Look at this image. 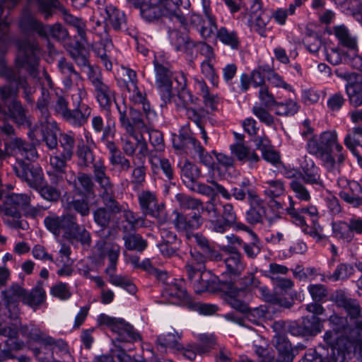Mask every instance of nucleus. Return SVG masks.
<instances>
[{
    "mask_svg": "<svg viewBox=\"0 0 362 362\" xmlns=\"http://www.w3.org/2000/svg\"><path fill=\"white\" fill-rule=\"evenodd\" d=\"M18 52L16 59V66L18 73L11 69H6L4 59H0V72H5V75L11 83L0 88V96L4 106L9 104L11 100L16 98L18 93V86L23 89L24 98L28 103L33 104L34 100L32 95L35 88L28 84L25 78L20 76V73L25 70L30 75L37 76L39 52L37 44L35 41L23 40L18 42Z\"/></svg>",
    "mask_w": 362,
    "mask_h": 362,
    "instance_id": "1",
    "label": "nucleus"
},
{
    "mask_svg": "<svg viewBox=\"0 0 362 362\" xmlns=\"http://www.w3.org/2000/svg\"><path fill=\"white\" fill-rule=\"evenodd\" d=\"M101 16L103 23L97 21L93 28L95 33L100 37V41L94 44L93 49L106 70L110 71L112 69L110 58L114 45L107 27L110 26L115 30H121L126 23V18L123 12L112 5L107 6Z\"/></svg>",
    "mask_w": 362,
    "mask_h": 362,
    "instance_id": "2",
    "label": "nucleus"
},
{
    "mask_svg": "<svg viewBox=\"0 0 362 362\" xmlns=\"http://www.w3.org/2000/svg\"><path fill=\"white\" fill-rule=\"evenodd\" d=\"M334 148L337 152L342 151V146L337 142V134L334 131H326L318 136H315L307 144L308 151L320 158L323 166L328 171L337 170L335 159L332 156L331 151Z\"/></svg>",
    "mask_w": 362,
    "mask_h": 362,
    "instance_id": "3",
    "label": "nucleus"
},
{
    "mask_svg": "<svg viewBox=\"0 0 362 362\" xmlns=\"http://www.w3.org/2000/svg\"><path fill=\"white\" fill-rule=\"evenodd\" d=\"M156 85L165 104L170 103L173 98L172 72L170 64L161 55H156L153 60Z\"/></svg>",
    "mask_w": 362,
    "mask_h": 362,
    "instance_id": "4",
    "label": "nucleus"
},
{
    "mask_svg": "<svg viewBox=\"0 0 362 362\" xmlns=\"http://www.w3.org/2000/svg\"><path fill=\"white\" fill-rule=\"evenodd\" d=\"M20 26L25 31L37 33L45 38H54L58 40L67 37V32L61 24L45 25L30 14L23 15L20 20Z\"/></svg>",
    "mask_w": 362,
    "mask_h": 362,
    "instance_id": "5",
    "label": "nucleus"
},
{
    "mask_svg": "<svg viewBox=\"0 0 362 362\" xmlns=\"http://www.w3.org/2000/svg\"><path fill=\"white\" fill-rule=\"evenodd\" d=\"M93 175L95 182L100 186L101 196L106 207L110 208L113 212H119L120 206L113 199V185L106 174V167L103 160H98L93 164Z\"/></svg>",
    "mask_w": 362,
    "mask_h": 362,
    "instance_id": "6",
    "label": "nucleus"
},
{
    "mask_svg": "<svg viewBox=\"0 0 362 362\" xmlns=\"http://www.w3.org/2000/svg\"><path fill=\"white\" fill-rule=\"evenodd\" d=\"M88 79L93 87L95 98L101 108L107 110L115 101V91L102 78L98 67L88 68Z\"/></svg>",
    "mask_w": 362,
    "mask_h": 362,
    "instance_id": "7",
    "label": "nucleus"
},
{
    "mask_svg": "<svg viewBox=\"0 0 362 362\" xmlns=\"http://www.w3.org/2000/svg\"><path fill=\"white\" fill-rule=\"evenodd\" d=\"M173 146L177 149L185 148L194 151L205 165L209 166L213 163L211 156L205 151L201 144L187 130L180 131L177 136L174 138Z\"/></svg>",
    "mask_w": 362,
    "mask_h": 362,
    "instance_id": "8",
    "label": "nucleus"
},
{
    "mask_svg": "<svg viewBox=\"0 0 362 362\" xmlns=\"http://www.w3.org/2000/svg\"><path fill=\"white\" fill-rule=\"evenodd\" d=\"M30 198L25 194H11L4 201L6 214L17 217L21 211L35 217L39 213V209L30 206Z\"/></svg>",
    "mask_w": 362,
    "mask_h": 362,
    "instance_id": "9",
    "label": "nucleus"
},
{
    "mask_svg": "<svg viewBox=\"0 0 362 362\" xmlns=\"http://www.w3.org/2000/svg\"><path fill=\"white\" fill-rule=\"evenodd\" d=\"M337 185L341 199L354 207L362 205V187L358 182L341 177L337 179Z\"/></svg>",
    "mask_w": 362,
    "mask_h": 362,
    "instance_id": "10",
    "label": "nucleus"
},
{
    "mask_svg": "<svg viewBox=\"0 0 362 362\" xmlns=\"http://www.w3.org/2000/svg\"><path fill=\"white\" fill-rule=\"evenodd\" d=\"M25 290L18 284H12L1 291V298L8 310V317L17 320L19 316L18 304L24 302Z\"/></svg>",
    "mask_w": 362,
    "mask_h": 362,
    "instance_id": "11",
    "label": "nucleus"
},
{
    "mask_svg": "<svg viewBox=\"0 0 362 362\" xmlns=\"http://www.w3.org/2000/svg\"><path fill=\"white\" fill-rule=\"evenodd\" d=\"M337 76L346 81L345 90L350 104L354 107L362 105V74L344 72Z\"/></svg>",
    "mask_w": 362,
    "mask_h": 362,
    "instance_id": "12",
    "label": "nucleus"
},
{
    "mask_svg": "<svg viewBox=\"0 0 362 362\" xmlns=\"http://www.w3.org/2000/svg\"><path fill=\"white\" fill-rule=\"evenodd\" d=\"M163 296L169 303L191 307L192 303L190 296L184 287L182 280L173 279L167 283L163 291Z\"/></svg>",
    "mask_w": 362,
    "mask_h": 362,
    "instance_id": "13",
    "label": "nucleus"
},
{
    "mask_svg": "<svg viewBox=\"0 0 362 362\" xmlns=\"http://www.w3.org/2000/svg\"><path fill=\"white\" fill-rule=\"evenodd\" d=\"M324 339L330 346L328 357L331 361L328 362H346L347 355L351 352H348L346 347L349 346L350 339L346 337L337 338L336 342L333 344L335 337L331 331L325 332Z\"/></svg>",
    "mask_w": 362,
    "mask_h": 362,
    "instance_id": "14",
    "label": "nucleus"
},
{
    "mask_svg": "<svg viewBox=\"0 0 362 362\" xmlns=\"http://www.w3.org/2000/svg\"><path fill=\"white\" fill-rule=\"evenodd\" d=\"M221 249L228 254L223 259L226 271L223 275H228L230 279L238 277L245 268L242 255L238 251H235L234 247H221Z\"/></svg>",
    "mask_w": 362,
    "mask_h": 362,
    "instance_id": "15",
    "label": "nucleus"
},
{
    "mask_svg": "<svg viewBox=\"0 0 362 362\" xmlns=\"http://www.w3.org/2000/svg\"><path fill=\"white\" fill-rule=\"evenodd\" d=\"M129 100L134 105H141L145 118L149 124H153L157 120V114L151 107L146 94L141 91L137 85L128 86Z\"/></svg>",
    "mask_w": 362,
    "mask_h": 362,
    "instance_id": "16",
    "label": "nucleus"
},
{
    "mask_svg": "<svg viewBox=\"0 0 362 362\" xmlns=\"http://www.w3.org/2000/svg\"><path fill=\"white\" fill-rule=\"evenodd\" d=\"M204 16V18L199 14H192L190 17L191 24L194 26L203 39L207 40L216 37V33L218 30L216 16L209 14Z\"/></svg>",
    "mask_w": 362,
    "mask_h": 362,
    "instance_id": "17",
    "label": "nucleus"
},
{
    "mask_svg": "<svg viewBox=\"0 0 362 362\" xmlns=\"http://www.w3.org/2000/svg\"><path fill=\"white\" fill-rule=\"evenodd\" d=\"M165 0H143L140 6L141 17L146 21L158 20L163 16L168 18Z\"/></svg>",
    "mask_w": 362,
    "mask_h": 362,
    "instance_id": "18",
    "label": "nucleus"
},
{
    "mask_svg": "<svg viewBox=\"0 0 362 362\" xmlns=\"http://www.w3.org/2000/svg\"><path fill=\"white\" fill-rule=\"evenodd\" d=\"M247 195L250 207L245 214L247 221L250 224L263 223L266 208L262 199L252 190H247Z\"/></svg>",
    "mask_w": 362,
    "mask_h": 362,
    "instance_id": "19",
    "label": "nucleus"
},
{
    "mask_svg": "<svg viewBox=\"0 0 362 362\" xmlns=\"http://www.w3.org/2000/svg\"><path fill=\"white\" fill-rule=\"evenodd\" d=\"M203 223V218L196 213L187 215L175 213V218L173 219V224L177 230L180 233H185L186 238L190 231L198 229Z\"/></svg>",
    "mask_w": 362,
    "mask_h": 362,
    "instance_id": "20",
    "label": "nucleus"
},
{
    "mask_svg": "<svg viewBox=\"0 0 362 362\" xmlns=\"http://www.w3.org/2000/svg\"><path fill=\"white\" fill-rule=\"evenodd\" d=\"M140 209L144 216L158 217L163 211V205L159 204L155 193L146 190L138 196Z\"/></svg>",
    "mask_w": 362,
    "mask_h": 362,
    "instance_id": "21",
    "label": "nucleus"
},
{
    "mask_svg": "<svg viewBox=\"0 0 362 362\" xmlns=\"http://www.w3.org/2000/svg\"><path fill=\"white\" fill-rule=\"evenodd\" d=\"M4 107L6 108L7 110H5L0 105V119H12L18 125H24L28 123L26 111L21 103L16 98L11 100L9 104H6Z\"/></svg>",
    "mask_w": 362,
    "mask_h": 362,
    "instance_id": "22",
    "label": "nucleus"
},
{
    "mask_svg": "<svg viewBox=\"0 0 362 362\" xmlns=\"http://www.w3.org/2000/svg\"><path fill=\"white\" fill-rule=\"evenodd\" d=\"M6 146L8 151L17 156L18 160L25 158L28 160H34L37 157L35 148L20 138L12 139L6 144Z\"/></svg>",
    "mask_w": 362,
    "mask_h": 362,
    "instance_id": "23",
    "label": "nucleus"
},
{
    "mask_svg": "<svg viewBox=\"0 0 362 362\" xmlns=\"http://www.w3.org/2000/svg\"><path fill=\"white\" fill-rule=\"evenodd\" d=\"M202 213L206 216V227L212 232L222 233L221 213L214 198L202 204Z\"/></svg>",
    "mask_w": 362,
    "mask_h": 362,
    "instance_id": "24",
    "label": "nucleus"
},
{
    "mask_svg": "<svg viewBox=\"0 0 362 362\" xmlns=\"http://www.w3.org/2000/svg\"><path fill=\"white\" fill-rule=\"evenodd\" d=\"M18 325L19 322L18 320H15V322L11 324V326H5L0 322V335L8 338V339L5 341L6 346L8 349V351L5 352L6 356L8 358H12V355L9 353V351H18L22 349L24 346V343L22 341L16 339L18 333Z\"/></svg>",
    "mask_w": 362,
    "mask_h": 362,
    "instance_id": "25",
    "label": "nucleus"
},
{
    "mask_svg": "<svg viewBox=\"0 0 362 362\" xmlns=\"http://www.w3.org/2000/svg\"><path fill=\"white\" fill-rule=\"evenodd\" d=\"M332 299L337 306L343 308L351 318H362V309L357 300L348 298L343 291H337Z\"/></svg>",
    "mask_w": 362,
    "mask_h": 362,
    "instance_id": "26",
    "label": "nucleus"
},
{
    "mask_svg": "<svg viewBox=\"0 0 362 362\" xmlns=\"http://www.w3.org/2000/svg\"><path fill=\"white\" fill-rule=\"evenodd\" d=\"M247 291L238 286L231 285L226 292V302L235 310L245 313L248 310V305L245 300Z\"/></svg>",
    "mask_w": 362,
    "mask_h": 362,
    "instance_id": "27",
    "label": "nucleus"
},
{
    "mask_svg": "<svg viewBox=\"0 0 362 362\" xmlns=\"http://www.w3.org/2000/svg\"><path fill=\"white\" fill-rule=\"evenodd\" d=\"M58 68L62 75V81L66 89L71 90L81 83V76L75 71L71 63L67 62L64 59H61L58 62Z\"/></svg>",
    "mask_w": 362,
    "mask_h": 362,
    "instance_id": "28",
    "label": "nucleus"
},
{
    "mask_svg": "<svg viewBox=\"0 0 362 362\" xmlns=\"http://www.w3.org/2000/svg\"><path fill=\"white\" fill-rule=\"evenodd\" d=\"M166 9L168 13V18L173 21L179 23L181 25H185L186 18L182 9L188 10L190 7L189 0H165Z\"/></svg>",
    "mask_w": 362,
    "mask_h": 362,
    "instance_id": "29",
    "label": "nucleus"
},
{
    "mask_svg": "<svg viewBox=\"0 0 362 362\" xmlns=\"http://www.w3.org/2000/svg\"><path fill=\"white\" fill-rule=\"evenodd\" d=\"M302 170L303 180L308 184L323 186V182L319 173V168L315 165L314 161L305 156L300 164Z\"/></svg>",
    "mask_w": 362,
    "mask_h": 362,
    "instance_id": "30",
    "label": "nucleus"
},
{
    "mask_svg": "<svg viewBox=\"0 0 362 362\" xmlns=\"http://www.w3.org/2000/svg\"><path fill=\"white\" fill-rule=\"evenodd\" d=\"M74 108L70 110L66 120L74 127H81L87 123L91 115L92 109L86 103L74 104Z\"/></svg>",
    "mask_w": 362,
    "mask_h": 362,
    "instance_id": "31",
    "label": "nucleus"
},
{
    "mask_svg": "<svg viewBox=\"0 0 362 362\" xmlns=\"http://www.w3.org/2000/svg\"><path fill=\"white\" fill-rule=\"evenodd\" d=\"M196 293H202L213 288L216 276L206 269L195 272L192 277L187 276Z\"/></svg>",
    "mask_w": 362,
    "mask_h": 362,
    "instance_id": "32",
    "label": "nucleus"
},
{
    "mask_svg": "<svg viewBox=\"0 0 362 362\" xmlns=\"http://www.w3.org/2000/svg\"><path fill=\"white\" fill-rule=\"evenodd\" d=\"M306 310L311 313H313L310 319L303 320V325L307 332L311 334H315L321 331L320 320L317 315L323 314L324 308L317 303H312L306 305Z\"/></svg>",
    "mask_w": 362,
    "mask_h": 362,
    "instance_id": "33",
    "label": "nucleus"
},
{
    "mask_svg": "<svg viewBox=\"0 0 362 362\" xmlns=\"http://www.w3.org/2000/svg\"><path fill=\"white\" fill-rule=\"evenodd\" d=\"M46 145L49 149H54L58 143L57 132L59 131L57 123L52 119L41 121L38 127Z\"/></svg>",
    "mask_w": 362,
    "mask_h": 362,
    "instance_id": "34",
    "label": "nucleus"
},
{
    "mask_svg": "<svg viewBox=\"0 0 362 362\" xmlns=\"http://www.w3.org/2000/svg\"><path fill=\"white\" fill-rule=\"evenodd\" d=\"M216 39L223 45L233 50L238 49L240 46V38L237 30L221 26L216 33Z\"/></svg>",
    "mask_w": 362,
    "mask_h": 362,
    "instance_id": "35",
    "label": "nucleus"
},
{
    "mask_svg": "<svg viewBox=\"0 0 362 362\" xmlns=\"http://www.w3.org/2000/svg\"><path fill=\"white\" fill-rule=\"evenodd\" d=\"M43 346L49 352L48 357H42L41 351L40 349H36L34 350V353L36 357L40 361L42 362H50V360L52 358L53 352L66 351L67 349V344L62 339L56 340L49 336L43 339Z\"/></svg>",
    "mask_w": 362,
    "mask_h": 362,
    "instance_id": "36",
    "label": "nucleus"
},
{
    "mask_svg": "<svg viewBox=\"0 0 362 362\" xmlns=\"http://www.w3.org/2000/svg\"><path fill=\"white\" fill-rule=\"evenodd\" d=\"M194 87L203 98L205 105L211 110H217L219 98L217 94L209 90L206 82L202 78H194Z\"/></svg>",
    "mask_w": 362,
    "mask_h": 362,
    "instance_id": "37",
    "label": "nucleus"
},
{
    "mask_svg": "<svg viewBox=\"0 0 362 362\" xmlns=\"http://www.w3.org/2000/svg\"><path fill=\"white\" fill-rule=\"evenodd\" d=\"M270 19V16L261 12L257 16H252L249 18L247 25L251 30L258 33L262 37H266L267 32L270 30L269 27Z\"/></svg>",
    "mask_w": 362,
    "mask_h": 362,
    "instance_id": "38",
    "label": "nucleus"
},
{
    "mask_svg": "<svg viewBox=\"0 0 362 362\" xmlns=\"http://www.w3.org/2000/svg\"><path fill=\"white\" fill-rule=\"evenodd\" d=\"M231 153L237 158L239 161H247L250 165L259 160V157L249 147L243 143L237 142L230 146Z\"/></svg>",
    "mask_w": 362,
    "mask_h": 362,
    "instance_id": "39",
    "label": "nucleus"
},
{
    "mask_svg": "<svg viewBox=\"0 0 362 362\" xmlns=\"http://www.w3.org/2000/svg\"><path fill=\"white\" fill-rule=\"evenodd\" d=\"M190 258L187 260L185 269L187 276L192 277L195 272H202L205 268L206 257L204 254L196 250L189 252Z\"/></svg>",
    "mask_w": 362,
    "mask_h": 362,
    "instance_id": "40",
    "label": "nucleus"
},
{
    "mask_svg": "<svg viewBox=\"0 0 362 362\" xmlns=\"http://www.w3.org/2000/svg\"><path fill=\"white\" fill-rule=\"evenodd\" d=\"M115 333L117 334L115 340L118 342L133 343L141 339L140 334L124 320L122 321Z\"/></svg>",
    "mask_w": 362,
    "mask_h": 362,
    "instance_id": "41",
    "label": "nucleus"
},
{
    "mask_svg": "<svg viewBox=\"0 0 362 362\" xmlns=\"http://www.w3.org/2000/svg\"><path fill=\"white\" fill-rule=\"evenodd\" d=\"M149 162L153 170L160 168L169 180L173 178V170L168 159L162 157L157 153H154V151H151L149 153Z\"/></svg>",
    "mask_w": 362,
    "mask_h": 362,
    "instance_id": "42",
    "label": "nucleus"
},
{
    "mask_svg": "<svg viewBox=\"0 0 362 362\" xmlns=\"http://www.w3.org/2000/svg\"><path fill=\"white\" fill-rule=\"evenodd\" d=\"M332 236L339 241L349 243L354 239L348 222L338 221L332 223Z\"/></svg>",
    "mask_w": 362,
    "mask_h": 362,
    "instance_id": "43",
    "label": "nucleus"
},
{
    "mask_svg": "<svg viewBox=\"0 0 362 362\" xmlns=\"http://www.w3.org/2000/svg\"><path fill=\"white\" fill-rule=\"evenodd\" d=\"M180 168L181 176L185 182L194 183L201 175L200 170L187 159L180 160L178 163Z\"/></svg>",
    "mask_w": 362,
    "mask_h": 362,
    "instance_id": "44",
    "label": "nucleus"
},
{
    "mask_svg": "<svg viewBox=\"0 0 362 362\" xmlns=\"http://www.w3.org/2000/svg\"><path fill=\"white\" fill-rule=\"evenodd\" d=\"M262 187L264 195L272 199L283 195L285 192V186L281 180H266L262 182Z\"/></svg>",
    "mask_w": 362,
    "mask_h": 362,
    "instance_id": "45",
    "label": "nucleus"
},
{
    "mask_svg": "<svg viewBox=\"0 0 362 362\" xmlns=\"http://www.w3.org/2000/svg\"><path fill=\"white\" fill-rule=\"evenodd\" d=\"M59 153L63 154L65 158H71L75 148V136L72 132L61 134L59 139Z\"/></svg>",
    "mask_w": 362,
    "mask_h": 362,
    "instance_id": "46",
    "label": "nucleus"
},
{
    "mask_svg": "<svg viewBox=\"0 0 362 362\" xmlns=\"http://www.w3.org/2000/svg\"><path fill=\"white\" fill-rule=\"evenodd\" d=\"M72 244L80 243L84 248H88L91 244V238L89 232L83 226L78 225L66 237Z\"/></svg>",
    "mask_w": 362,
    "mask_h": 362,
    "instance_id": "47",
    "label": "nucleus"
},
{
    "mask_svg": "<svg viewBox=\"0 0 362 362\" xmlns=\"http://www.w3.org/2000/svg\"><path fill=\"white\" fill-rule=\"evenodd\" d=\"M222 215H221L222 233H225L228 228L235 226L237 222V215L233 206L230 203H226L222 206Z\"/></svg>",
    "mask_w": 362,
    "mask_h": 362,
    "instance_id": "48",
    "label": "nucleus"
},
{
    "mask_svg": "<svg viewBox=\"0 0 362 362\" xmlns=\"http://www.w3.org/2000/svg\"><path fill=\"white\" fill-rule=\"evenodd\" d=\"M298 110L299 105L292 99L286 100L285 102H276L274 107L275 114L284 117L293 116Z\"/></svg>",
    "mask_w": 362,
    "mask_h": 362,
    "instance_id": "49",
    "label": "nucleus"
},
{
    "mask_svg": "<svg viewBox=\"0 0 362 362\" xmlns=\"http://www.w3.org/2000/svg\"><path fill=\"white\" fill-rule=\"evenodd\" d=\"M334 33L342 45L351 49H354L356 47V39L350 35L348 28L345 25L335 26L334 28Z\"/></svg>",
    "mask_w": 362,
    "mask_h": 362,
    "instance_id": "50",
    "label": "nucleus"
},
{
    "mask_svg": "<svg viewBox=\"0 0 362 362\" xmlns=\"http://www.w3.org/2000/svg\"><path fill=\"white\" fill-rule=\"evenodd\" d=\"M29 4L37 3L38 11L45 20L52 17L54 11L59 7L58 0H27Z\"/></svg>",
    "mask_w": 362,
    "mask_h": 362,
    "instance_id": "51",
    "label": "nucleus"
},
{
    "mask_svg": "<svg viewBox=\"0 0 362 362\" xmlns=\"http://www.w3.org/2000/svg\"><path fill=\"white\" fill-rule=\"evenodd\" d=\"M64 20L66 23L76 29L81 40L86 42V26L85 22L81 18L64 11Z\"/></svg>",
    "mask_w": 362,
    "mask_h": 362,
    "instance_id": "52",
    "label": "nucleus"
},
{
    "mask_svg": "<svg viewBox=\"0 0 362 362\" xmlns=\"http://www.w3.org/2000/svg\"><path fill=\"white\" fill-rule=\"evenodd\" d=\"M257 288L259 290L261 298H262L266 302H269L274 305H278L281 307L286 308L291 307L292 303L290 301L286 298L274 296L270 293L269 289L267 286H260L259 284L258 287Z\"/></svg>",
    "mask_w": 362,
    "mask_h": 362,
    "instance_id": "53",
    "label": "nucleus"
},
{
    "mask_svg": "<svg viewBox=\"0 0 362 362\" xmlns=\"http://www.w3.org/2000/svg\"><path fill=\"white\" fill-rule=\"evenodd\" d=\"M174 100L175 105L179 110H185V108L194 104L197 100V98H194L192 93L187 89L180 90L177 96L173 98L172 100Z\"/></svg>",
    "mask_w": 362,
    "mask_h": 362,
    "instance_id": "54",
    "label": "nucleus"
},
{
    "mask_svg": "<svg viewBox=\"0 0 362 362\" xmlns=\"http://www.w3.org/2000/svg\"><path fill=\"white\" fill-rule=\"evenodd\" d=\"M351 337L353 339H350L349 346L346 347L347 351L351 352L354 350V352L358 351L362 354V320L356 322V330L352 331Z\"/></svg>",
    "mask_w": 362,
    "mask_h": 362,
    "instance_id": "55",
    "label": "nucleus"
},
{
    "mask_svg": "<svg viewBox=\"0 0 362 362\" xmlns=\"http://www.w3.org/2000/svg\"><path fill=\"white\" fill-rule=\"evenodd\" d=\"M354 273V267L348 263H341L337 265L333 274L327 276L329 281H337L349 278Z\"/></svg>",
    "mask_w": 362,
    "mask_h": 362,
    "instance_id": "56",
    "label": "nucleus"
},
{
    "mask_svg": "<svg viewBox=\"0 0 362 362\" xmlns=\"http://www.w3.org/2000/svg\"><path fill=\"white\" fill-rule=\"evenodd\" d=\"M45 299V291L41 286H36L29 293L24 296V303L31 307L37 306L42 303Z\"/></svg>",
    "mask_w": 362,
    "mask_h": 362,
    "instance_id": "57",
    "label": "nucleus"
},
{
    "mask_svg": "<svg viewBox=\"0 0 362 362\" xmlns=\"http://www.w3.org/2000/svg\"><path fill=\"white\" fill-rule=\"evenodd\" d=\"M109 282L113 286L125 289L131 294H134L136 292V286L127 276L111 274Z\"/></svg>",
    "mask_w": 362,
    "mask_h": 362,
    "instance_id": "58",
    "label": "nucleus"
},
{
    "mask_svg": "<svg viewBox=\"0 0 362 362\" xmlns=\"http://www.w3.org/2000/svg\"><path fill=\"white\" fill-rule=\"evenodd\" d=\"M362 140V126L354 127L347 134L344 139V144L347 148L354 151L356 146L361 145Z\"/></svg>",
    "mask_w": 362,
    "mask_h": 362,
    "instance_id": "59",
    "label": "nucleus"
},
{
    "mask_svg": "<svg viewBox=\"0 0 362 362\" xmlns=\"http://www.w3.org/2000/svg\"><path fill=\"white\" fill-rule=\"evenodd\" d=\"M289 186L298 199L303 202L310 201V192L301 181L294 179L291 180Z\"/></svg>",
    "mask_w": 362,
    "mask_h": 362,
    "instance_id": "60",
    "label": "nucleus"
},
{
    "mask_svg": "<svg viewBox=\"0 0 362 362\" xmlns=\"http://www.w3.org/2000/svg\"><path fill=\"white\" fill-rule=\"evenodd\" d=\"M214 61H203L201 63V72L206 78L209 80L214 87L218 86V76L213 64Z\"/></svg>",
    "mask_w": 362,
    "mask_h": 362,
    "instance_id": "61",
    "label": "nucleus"
},
{
    "mask_svg": "<svg viewBox=\"0 0 362 362\" xmlns=\"http://www.w3.org/2000/svg\"><path fill=\"white\" fill-rule=\"evenodd\" d=\"M124 239L128 250L141 252L147 246L146 241L138 234L125 236Z\"/></svg>",
    "mask_w": 362,
    "mask_h": 362,
    "instance_id": "62",
    "label": "nucleus"
},
{
    "mask_svg": "<svg viewBox=\"0 0 362 362\" xmlns=\"http://www.w3.org/2000/svg\"><path fill=\"white\" fill-rule=\"evenodd\" d=\"M269 66H259L250 73L252 85L255 87L265 86V78H267V69Z\"/></svg>",
    "mask_w": 362,
    "mask_h": 362,
    "instance_id": "63",
    "label": "nucleus"
},
{
    "mask_svg": "<svg viewBox=\"0 0 362 362\" xmlns=\"http://www.w3.org/2000/svg\"><path fill=\"white\" fill-rule=\"evenodd\" d=\"M252 114L267 126H272L274 123V117L265 108L259 104L256 103L252 107Z\"/></svg>",
    "mask_w": 362,
    "mask_h": 362,
    "instance_id": "64",
    "label": "nucleus"
}]
</instances>
